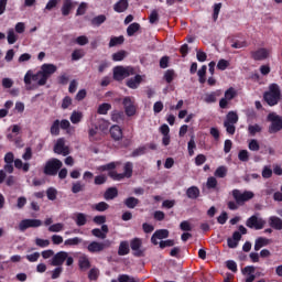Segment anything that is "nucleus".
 Here are the masks:
<instances>
[{
  "label": "nucleus",
  "mask_w": 282,
  "mask_h": 282,
  "mask_svg": "<svg viewBox=\"0 0 282 282\" xmlns=\"http://www.w3.org/2000/svg\"><path fill=\"white\" fill-rule=\"evenodd\" d=\"M64 228L63 223H56L48 227V232H61Z\"/></svg>",
  "instance_id": "6e6d98bb"
},
{
  "label": "nucleus",
  "mask_w": 282,
  "mask_h": 282,
  "mask_svg": "<svg viewBox=\"0 0 282 282\" xmlns=\"http://www.w3.org/2000/svg\"><path fill=\"white\" fill-rule=\"evenodd\" d=\"M80 120H83V112L73 111V113L70 115V122L73 124H78V122H80Z\"/></svg>",
  "instance_id": "de8ad7c7"
},
{
  "label": "nucleus",
  "mask_w": 282,
  "mask_h": 282,
  "mask_svg": "<svg viewBox=\"0 0 282 282\" xmlns=\"http://www.w3.org/2000/svg\"><path fill=\"white\" fill-rule=\"evenodd\" d=\"M122 105H123V109H124V113L126 116H128V118H133V116H135V113H138V107L135 106V100L133 99V97H124L122 99Z\"/></svg>",
  "instance_id": "0eeeda50"
},
{
  "label": "nucleus",
  "mask_w": 282,
  "mask_h": 282,
  "mask_svg": "<svg viewBox=\"0 0 282 282\" xmlns=\"http://www.w3.org/2000/svg\"><path fill=\"white\" fill-rule=\"evenodd\" d=\"M207 188H217V178L214 176H210L207 178Z\"/></svg>",
  "instance_id": "774afa93"
},
{
  "label": "nucleus",
  "mask_w": 282,
  "mask_h": 282,
  "mask_svg": "<svg viewBox=\"0 0 282 282\" xmlns=\"http://www.w3.org/2000/svg\"><path fill=\"white\" fill-rule=\"evenodd\" d=\"M67 259V251H58L55 253L51 260V265L61 268Z\"/></svg>",
  "instance_id": "4468645a"
},
{
  "label": "nucleus",
  "mask_w": 282,
  "mask_h": 282,
  "mask_svg": "<svg viewBox=\"0 0 282 282\" xmlns=\"http://www.w3.org/2000/svg\"><path fill=\"white\" fill-rule=\"evenodd\" d=\"M139 30H140V23H138V22L131 23L127 28V34H128V36H134L135 32H138Z\"/></svg>",
  "instance_id": "ea45409f"
},
{
  "label": "nucleus",
  "mask_w": 282,
  "mask_h": 282,
  "mask_svg": "<svg viewBox=\"0 0 282 282\" xmlns=\"http://www.w3.org/2000/svg\"><path fill=\"white\" fill-rule=\"evenodd\" d=\"M208 69V66L203 65L200 67V69L197 72V76H198V83L200 85H204V83H206V72Z\"/></svg>",
  "instance_id": "72a5a7b5"
},
{
  "label": "nucleus",
  "mask_w": 282,
  "mask_h": 282,
  "mask_svg": "<svg viewBox=\"0 0 282 282\" xmlns=\"http://www.w3.org/2000/svg\"><path fill=\"white\" fill-rule=\"evenodd\" d=\"M116 197H118V187H108L104 193V198L107 202L116 199Z\"/></svg>",
  "instance_id": "bb28decb"
},
{
  "label": "nucleus",
  "mask_w": 282,
  "mask_h": 282,
  "mask_svg": "<svg viewBox=\"0 0 282 282\" xmlns=\"http://www.w3.org/2000/svg\"><path fill=\"white\" fill-rule=\"evenodd\" d=\"M94 209L97 210V213H105V210H109V204L99 202L94 206Z\"/></svg>",
  "instance_id": "3c124183"
},
{
  "label": "nucleus",
  "mask_w": 282,
  "mask_h": 282,
  "mask_svg": "<svg viewBox=\"0 0 282 282\" xmlns=\"http://www.w3.org/2000/svg\"><path fill=\"white\" fill-rule=\"evenodd\" d=\"M123 58H127V51H124V50L118 51L117 53L112 54V61L115 63H119Z\"/></svg>",
  "instance_id": "37998d69"
},
{
  "label": "nucleus",
  "mask_w": 282,
  "mask_h": 282,
  "mask_svg": "<svg viewBox=\"0 0 282 282\" xmlns=\"http://www.w3.org/2000/svg\"><path fill=\"white\" fill-rule=\"evenodd\" d=\"M72 10H74V1L73 0H63V4L61 8L62 15L69 17Z\"/></svg>",
  "instance_id": "4be33fe9"
},
{
  "label": "nucleus",
  "mask_w": 282,
  "mask_h": 282,
  "mask_svg": "<svg viewBox=\"0 0 282 282\" xmlns=\"http://www.w3.org/2000/svg\"><path fill=\"white\" fill-rule=\"evenodd\" d=\"M75 224L79 227L85 226L87 224V215H85L84 213H78L76 215Z\"/></svg>",
  "instance_id": "79ce46f5"
},
{
  "label": "nucleus",
  "mask_w": 282,
  "mask_h": 282,
  "mask_svg": "<svg viewBox=\"0 0 282 282\" xmlns=\"http://www.w3.org/2000/svg\"><path fill=\"white\" fill-rule=\"evenodd\" d=\"M108 175L115 182H122L124 177L128 180L133 177V163L132 162H126L123 165V173H117L116 171L108 172Z\"/></svg>",
  "instance_id": "f03ea898"
},
{
  "label": "nucleus",
  "mask_w": 282,
  "mask_h": 282,
  "mask_svg": "<svg viewBox=\"0 0 282 282\" xmlns=\"http://www.w3.org/2000/svg\"><path fill=\"white\" fill-rule=\"evenodd\" d=\"M61 3V0H48V2L45 6V10L48 12L54 10L58 4Z\"/></svg>",
  "instance_id": "0e129e2a"
},
{
  "label": "nucleus",
  "mask_w": 282,
  "mask_h": 282,
  "mask_svg": "<svg viewBox=\"0 0 282 282\" xmlns=\"http://www.w3.org/2000/svg\"><path fill=\"white\" fill-rule=\"evenodd\" d=\"M269 226L273 230H282V219L278 216L269 217Z\"/></svg>",
  "instance_id": "b1692460"
},
{
  "label": "nucleus",
  "mask_w": 282,
  "mask_h": 282,
  "mask_svg": "<svg viewBox=\"0 0 282 282\" xmlns=\"http://www.w3.org/2000/svg\"><path fill=\"white\" fill-rule=\"evenodd\" d=\"M79 270H89L91 268V262L89 261V257L86 254L79 256L78 258Z\"/></svg>",
  "instance_id": "a878e982"
},
{
  "label": "nucleus",
  "mask_w": 282,
  "mask_h": 282,
  "mask_svg": "<svg viewBox=\"0 0 282 282\" xmlns=\"http://www.w3.org/2000/svg\"><path fill=\"white\" fill-rule=\"evenodd\" d=\"M251 58L253 61H265L270 56V51L268 48H258L257 51H251Z\"/></svg>",
  "instance_id": "f3484780"
},
{
  "label": "nucleus",
  "mask_w": 282,
  "mask_h": 282,
  "mask_svg": "<svg viewBox=\"0 0 282 282\" xmlns=\"http://www.w3.org/2000/svg\"><path fill=\"white\" fill-rule=\"evenodd\" d=\"M249 151H259L261 145H259V141L257 139H251L248 144Z\"/></svg>",
  "instance_id": "bf43d9fd"
},
{
  "label": "nucleus",
  "mask_w": 282,
  "mask_h": 282,
  "mask_svg": "<svg viewBox=\"0 0 282 282\" xmlns=\"http://www.w3.org/2000/svg\"><path fill=\"white\" fill-rule=\"evenodd\" d=\"M224 127L229 135H235V131H237L235 123L224 122Z\"/></svg>",
  "instance_id": "e2e57ef3"
},
{
  "label": "nucleus",
  "mask_w": 282,
  "mask_h": 282,
  "mask_svg": "<svg viewBox=\"0 0 282 282\" xmlns=\"http://www.w3.org/2000/svg\"><path fill=\"white\" fill-rule=\"evenodd\" d=\"M107 176L105 174H100L95 176L94 184L96 186H102V184H107Z\"/></svg>",
  "instance_id": "603ef678"
},
{
  "label": "nucleus",
  "mask_w": 282,
  "mask_h": 282,
  "mask_svg": "<svg viewBox=\"0 0 282 282\" xmlns=\"http://www.w3.org/2000/svg\"><path fill=\"white\" fill-rule=\"evenodd\" d=\"M158 239H169V229H158L151 237L153 246H158Z\"/></svg>",
  "instance_id": "a211bd4d"
},
{
  "label": "nucleus",
  "mask_w": 282,
  "mask_h": 282,
  "mask_svg": "<svg viewBox=\"0 0 282 282\" xmlns=\"http://www.w3.org/2000/svg\"><path fill=\"white\" fill-rule=\"evenodd\" d=\"M129 242L128 241H121L118 249L119 257H126V254H129Z\"/></svg>",
  "instance_id": "473e14b6"
},
{
  "label": "nucleus",
  "mask_w": 282,
  "mask_h": 282,
  "mask_svg": "<svg viewBox=\"0 0 282 282\" xmlns=\"http://www.w3.org/2000/svg\"><path fill=\"white\" fill-rule=\"evenodd\" d=\"M149 21L152 25H155V23L160 22V13H158V10H152L149 15Z\"/></svg>",
  "instance_id": "8fccbe9b"
},
{
  "label": "nucleus",
  "mask_w": 282,
  "mask_h": 282,
  "mask_svg": "<svg viewBox=\"0 0 282 282\" xmlns=\"http://www.w3.org/2000/svg\"><path fill=\"white\" fill-rule=\"evenodd\" d=\"M263 100L269 107H276L281 101V87L278 84H271L269 90L263 94Z\"/></svg>",
  "instance_id": "f257e3e1"
},
{
  "label": "nucleus",
  "mask_w": 282,
  "mask_h": 282,
  "mask_svg": "<svg viewBox=\"0 0 282 282\" xmlns=\"http://www.w3.org/2000/svg\"><path fill=\"white\" fill-rule=\"evenodd\" d=\"M219 96H221V90L207 93L205 94L204 102L207 105H213V102H217V98H219Z\"/></svg>",
  "instance_id": "5701e85b"
},
{
  "label": "nucleus",
  "mask_w": 282,
  "mask_h": 282,
  "mask_svg": "<svg viewBox=\"0 0 282 282\" xmlns=\"http://www.w3.org/2000/svg\"><path fill=\"white\" fill-rule=\"evenodd\" d=\"M160 248L162 250H164V248H173V246H175V240H172V239H167V240H162L160 243H159Z\"/></svg>",
  "instance_id": "4d7b16f0"
},
{
  "label": "nucleus",
  "mask_w": 282,
  "mask_h": 282,
  "mask_svg": "<svg viewBox=\"0 0 282 282\" xmlns=\"http://www.w3.org/2000/svg\"><path fill=\"white\" fill-rule=\"evenodd\" d=\"M267 120L271 122L268 129L269 133H279L282 130V117L276 115V112H270L267 116Z\"/></svg>",
  "instance_id": "39448f33"
},
{
  "label": "nucleus",
  "mask_w": 282,
  "mask_h": 282,
  "mask_svg": "<svg viewBox=\"0 0 282 282\" xmlns=\"http://www.w3.org/2000/svg\"><path fill=\"white\" fill-rule=\"evenodd\" d=\"M124 43V36H113L110 39L109 47H116L117 45H122Z\"/></svg>",
  "instance_id": "c03bdc74"
},
{
  "label": "nucleus",
  "mask_w": 282,
  "mask_h": 282,
  "mask_svg": "<svg viewBox=\"0 0 282 282\" xmlns=\"http://www.w3.org/2000/svg\"><path fill=\"white\" fill-rule=\"evenodd\" d=\"M42 78V74H41V70H39L36 74H34V72L32 70H28L24 75V84L26 86H30L32 85V82L33 83H39Z\"/></svg>",
  "instance_id": "dca6fc26"
},
{
  "label": "nucleus",
  "mask_w": 282,
  "mask_h": 282,
  "mask_svg": "<svg viewBox=\"0 0 282 282\" xmlns=\"http://www.w3.org/2000/svg\"><path fill=\"white\" fill-rule=\"evenodd\" d=\"M109 246H111V241L106 240L104 242H98V241H91L88 247L87 250L88 252L97 253V252H102V250H105V248H109Z\"/></svg>",
  "instance_id": "f8f14e48"
},
{
  "label": "nucleus",
  "mask_w": 282,
  "mask_h": 282,
  "mask_svg": "<svg viewBox=\"0 0 282 282\" xmlns=\"http://www.w3.org/2000/svg\"><path fill=\"white\" fill-rule=\"evenodd\" d=\"M141 84H142V75H135L134 77L129 78L126 82V85L127 87H129V89H138Z\"/></svg>",
  "instance_id": "aec40b11"
},
{
  "label": "nucleus",
  "mask_w": 282,
  "mask_h": 282,
  "mask_svg": "<svg viewBox=\"0 0 282 282\" xmlns=\"http://www.w3.org/2000/svg\"><path fill=\"white\" fill-rule=\"evenodd\" d=\"M237 97V90L234 87H229L225 91V97L219 100L220 109H228V101Z\"/></svg>",
  "instance_id": "9b49d317"
},
{
  "label": "nucleus",
  "mask_w": 282,
  "mask_h": 282,
  "mask_svg": "<svg viewBox=\"0 0 282 282\" xmlns=\"http://www.w3.org/2000/svg\"><path fill=\"white\" fill-rule=\"evenodd\" d=\"M232 197L238 206H243L245 202H250V199L254 197V193L250 191H245L243 193H241V191L239 189H234Z\"/></svg>",
  "instance_id": "6e6552de"
},
{
  "label": "nucleus",
  "mask_w": 282,
  "mask_h": 282,
  "mask_svg": "<svg viewBox=\"0 0 282 282\" xmlns=\"http://www.w3.org/2000/svg\"><path fill=\"white\" fill-rule=\"evenodd\" d=\"M7 41H8L9 45H14V43H17V41H19V35H17V33H14V29H9L8 35H7Z\"/></svg>",
  "instance_id": "e433bc0d"
},
{
  "label": "nucleus",
  "mask_w": 282,
  "mask_h": 282,
  "mask_svg": "<svg viewBox=\"0 0 282 282\" xmlns=\"http://www.w3.org/2000/svg\"><path fill=\"white\" fill-rule=\"evenodd\" d=\"M129 8V1L127 0H119L115 6L113 10L115 12L122 13L126 12V10Z\"/></svg>",
  "instance_id": "cd10ccee"
},
{
  "label": "nucleus",
  "mask_w": 282,
  "mask_h": 282,
  "mask_svg": "<svg viewBox=\"0 0 282 282\" xmlns=\"http://www.w3.org/2000/svg\"><path fill=\"white\" fill-rule=\"evenodd\" d=\"M124 207L126 208H130L133 209L135 208L139 204H140V199L133 197V196H129L128 198H126L123 200Z\"/></svg>",
  "instance_id": "c85d7f7f"
},
{
  "label": "nucleus",
  "mask_w": 282,
  "mask_h": 282,
  "mask_svg": "<svg viewBox=\"0 0 282 282\" xmlns=\"http://www.w3.org/2000/svg\"><path fill=\"white\" fill-rule=\"evenodd\" d=\"M130 248L133 251V257H144V250L142 248V239L140 238H133L130 241Z\"/></svg>",
  "instance_id": "ddd939ff"
},
{
  "label": "nucleus",
  "mask_w": 282,
  "mask_h": 282,
  "mask_svg": "<svg viewBox=\"0 0 282 282\" xmlns=\"http://www.w3.org/2000/svg\"><path fill=\"white\" fill-rule=\"evenodd\" d=\"M61 169H63V162L58 159H51L44 166V174L51 176L58 175Z\"/></svg>",
  "instance_id": "423d86ee"
},
{
  "label": "nucleus",
  "mask_w": 282,
  "mask_h": 282,
  "mask_svg": "<svg viewBox=\"0 0 282 282\" xmlns=\"http://www.w3.org/2000/svg\"><path fill=\"white\" fill-rule=\"evenodd\" d=\"M270 243H272V240L268 238L259 237L258 239H256V242H254L256 252H259V250L261 248H265V246H270Z\"/></svg>",
  "instance_id": "393cba45"
},
{
  "label": "nucleus",
  "mask_w": 282,
  "mask_h": 282,
  "mask_svg": "<svg viewBox=\"0 0 282 282\" xmlns=\"http://www.w3.org/2000/svg\"><path fill=\"white\" fill-rule=\"evenodd\" d=\"M79 243H83V238L79 237L68 238L64 241V246H78Z\"/></svg>",
  "instance_id": "09e8293b"
},
{
  "label": "nucleus",
  "mask_w": 282,
  "mask_h": 282,
  "mask_svg": "<svg viewBox=\"0 0 282 282\" xmlns=\"http://www.w3.org/2000/svg\"><path fill=\"white\" fill-rule=\"evenodd\" d=\"M51 135H61V120L56 119L51 126Z\"/></svg>",
  "instance_id": "58836bf2"
},
{
  "label": "nucleus",
  "mask_w": 282,
  "mask_h": 282,
  "mask_svg": "<svg viewBox=\"0 0 282 282\" xmlns=\"http://www.w3.org/2000/svg\"><path fill=\"white\" fill-rule=\"evenodd\" d=\"M164 80L171 85V83H173V80H175V70L173 69H167L165 73H164Z\"/></svg>",
  "instance_id": "a18cd8bd"
},
{
  "label": "nucleus",
  "mask_w": 282,
  "mask_h": 282,
  "mask_svg": "<svg viewBox=\"0 0 282 282\" xmlns=\"http://www.w3.org/2000/svg\"><path fill=\"white\" fill-rule=\"evenodd\" d=\"M83 191H85V184H83L80 181L73 183L72 193H74V195L83 193Z\"/></svg>",
  "instance_id": "a19ab883"
},
{
  "label": "nucleus",
  "mask_w": 282,
  "mask_h": 282,
  "mask_svg": "<svg viewBox=\"0 0 282 282\" xmlns=\"http://www.w3.org/2000/svg\"><path fill=\"white\" fill-rule=\"evenodd\" d=\"M57 195H58V191H56V188L48 187L46 189V196H47V199H50V202L56 200Z\"/></svg>",
  "instance_id": "49530a36"
},
{
  "label": "nucleus",
  "mask_w": 282,
  "mask_h": 282,
  "mask_svg": "<svg viewBox=\"0 0 282 282\" xmlns=\"http://www.w3.org/2000/svg\"><path fill=\"white\" fill-rule=\"evenodd\" d=\"M147 153V147H140L132 151V158H140V155H144Z\"/></svg>",
  "instance_id": "69168bd1"
},
{
  "label": "nucleus",
  "mask_w": 282,
  "mask_h": 282,
  "mask_svg": "<svg viewBox=\"0 0 282 282\" xmlns=\"http://www.w3.org/2000/svg\"><path fill=\"white\" fill-rule=\"evenodd\" d=\"M43 221L41 219H23L19 224V230L25 232L28 228H41Z\"/></svg>",
  "instance_id": "9d476101"
},
{
  "label": "nucleus",
  "mask_w": 282,
  "mask_h": 282,
  "mask_svg": "<svg viewBox=\"0 0 282 282\" xmlns=\"http://www.w3.org/2000/svg\"><path fill=\"white\" fill-rule=\"evenodd\" d=\"M248 131H249V133H250V135H257V133H261V126H259V124H250L249 127H248Z\"/></svg>",
  "instance_id": "13d9d810"
},
{
  "label": "nucleus",
  "mask_w": 282,
  "mask_h": 282,
  "mask_svg": "<svg viewBox=\"0 0 282 282\" xmlns=\"http://www.w3.org/2000/svg\"><path fill=\"white\" fill-rule=\"evenodd\" d=\"M98 276H100V270H98L97 268L90 269L88 273V279L90 281H98Z\"/></svg>",
  "instance_id": "864d4df0"
},
{
  "label": "nucleus",
  "mask_w": 282,
  "mask_h": 282,
  "mask_svg": "<svg viewBox=\"0 0 282 282\" xmlns=\"http://www.w3.org/2000/svg\"><path fill=\"white\" fill-rule=\"evenodd\" d=\"M105 21H107V17L105 14H100V15L93 18L90 23H91V25H95L96 28H100V25H102V23H105Z\"/></svg>",
  "instance_id": "c9c22d12"
},
{
  "label": "nucleus",
  "mask_w": 282,
  "mask_h": 282,
  "mask_svg": "<svg viewBox=\"0 0 282 282\" xmlns=\"http://www.w3.org/2000/svg\"><path fill=\"white\" fill-rule=\"evenodd\" d=\"M247 228H251L253 230H263L265 228V220L263 218H259L257 215L249 217L246 221Z\"/></svg>",
  "instance_id": "1a4fd4ad"
},
{
  "label": "nucleus",
  "mask_w": 282,
  "mask_h": 282,
  "mask_svg": "<svg viewBox=\"0 0 282 282\" xmlns=\"http://www.w3.org/2000/svg\"><path fill=\"white\" fill-rule=\"evenodd\" d=\"M111 111V104L104 102L98 106L97 113L99 116H107Z\"/></svg>",
  "instance_id": "2f4dec72"
},
{
  "label": "nucleus",
  "mask_w": 282,
  "mask_h": 282,
  "mask_svg": "<svg viewBox=\"0 0 282 282\" xmlns=\"http://www.w3.org/2000/svg\"><path fill=\"white\" fill-rule=\"evenodd\" d=\"M111 120L112 122H117L118 124H120V122L124 121V112L120 110H113L111 112Z\"/></svg>",
  "instance_id": "c756f323"
},
{
  "label": "nucleus",
  "mask_w": 282,
  "mask_h": 282,
  "mask_svg": "<svg viewBox=\"0 0 282 282\" xmlns=\"http://www.w3.org/2000/svg\"><path fill=\"white\" fill-rule=\"evenodd\" d=\"M224 122H228L229 124H237V122H239V115H237L235 111H229L227 113V120Z\"/></svg>",
  "instance_id": "f704fd0d"
},
{
  "label": "nucleus",
  "mask_w": 282,
  "mask_h": 282,
  "mask_svg": "<svg viewBox=\"0 0 282 282\" xmlns=\"http://www.w3.org/2000/svg\"><path fill=\"white\" fill-rule=\"evenodd\" d=\"M110 137L112 140H115V142H120V140H122V128H120L118 124L111 126Z\"/></svg>",
  "instance_id": "412c9836"
},
{
  "label": "nucleus",
  "mask_w": 282,
  "mask_h": 282,
  "mask_svg": "<svg viewBox=\"0 0 282 282\" xmlns=\"http://www.w3.org/2000/svg\"><path fill=\"white\" fill-rule=\"evenodd\" d=\"M129 76H135V68L133 66H116L113 68V80H124Z\"/></svg>",
  "instance_id": "7ed1b4c3"
},
{
  "label": "nucleus",
  "mask_w": 282,
  "mask_h": 282,
  "mask_svg": "<svg viewBox=\"0 0 282 282\" xmlns=\"http://www.w3.org/2000/svg\"><path fill=\"white\" fill-rule=\"evenodd\" d=\"M215 177L224 178L228 175V167L220 165L216 169L214 173Z\"/></svg>",
  "instance_id": "4c0bfd02"
},
{
  "label": "nucleus",
  "mask_w": 282,
  "mask_h": 282,
  "mask_svg": "<svg viewBox=\"0 0 282 282\" xmlns=\"http://www.w3.org/2000/svg\"><path fill=\"white\" fill-rule=\"evenodd\" d=\"M238 160H240V162H248V160H250V153L248 150H240L238 153Z\"/></svg>",
  "instance_id": "5fc2aeb1"
},
{
  "label": "nucleus",
  "mask_w": 282,
  "mask_h": 282,
  "mask_svg": "<svg viewBox=\"0 0 282 282\" xmlns=\"http://www.w3.org/2000/svg\"><path fill=\"white\" fill-rule=\"evenodd\" d=\"M199 193H200L199 187H197V186H191L186 191V195H187L188 199H197V197H199Z\"/></svg>",
  "instance_id": "7c9ffc66"
},
{
  "label": "nucleus",
  "mask_w": 282,
  "mask_h": 282,
  "mask_svg": "<svg viewBox=\"0 0 282 282\" xmlns=\"http://www.w3.org/2000/svg\"><path fill=\"white\" fill-rule=\"evenodd\" d=\"M180 228L183 230V232H191L193 230V226H191L188 220H183L180 224Z\"/></svg>",
  "instance_id": "680f3d73"
},
{
  "label": "nucleus",
  "mask_w": 282,
  "mask_h": 282,
  "mask_svg": "<svg viewBox=\"0 0 282 282\" xmlns=\"http://www.w3.org/2000/svg\"><path fill=\"white\" fill-rule=\"evenodd\" d=\"M56 65L54 64H43L41 66L40 74H42V78L37 82L39 87H43L44 85H47V80L52 74H56Z\"/></svg>",
  "instance_id": "20e7f679"
},
{
  "label": "nucleus",
  "mask_w": 282,
  "mask_h": 282,
  "mask_svg": "<svg viewBox=\"0 0 282 282\" xmlns=\"http://www.w3.org/2000/svg\"><path fill=\"white\" fill-rule=\"evenodd\" d=\"M54 153L57 155H69V148L65 147V139L61 138L54 145Z\"/></svg>",
  "instance_id": "2eb2a0df"
},
{
  "label": "nucleus",
  "mask_w": 282,
  "mask_h": 282,
  "mask_svg": "<svg viewBox=\"0 0 282 282\" xmlns=\"http://www.w3.org/2000/svg\"><path fill=\"white\" fill-rule=\"evenodd\" d=\"M109 232V226L101 225V229L95 228L91 230V235L97 237V239H107V234Z\"/></svg>",
  "instance_id": "6ab92c4d"
},
{
  "label": "nucleus",
  "mask_w": 282,
  "mask_h": 282,
  "mask_svg": "<svg viewBox=\"0 0 282 282\" xmlns=\"http://www.w3.org/2000/svg\"><path fill=\"white\" fill-rule=\"evenodd\" d=\"M230 66V62L226 59H219L217 63V69H220V72H225V69H228Z\"/></svg>",
  "instance_id": "052dcab7"
},
{
  "label": "nucleus",
  "mask_w": 282,
  "mask_h": 282,
  "mask_svg": "<svg viewBox=\"0 0 282 282\" xmlns=\"http://www.w3.org/2000/svg\"><path fill=\"white\" fill-rule=\"evenodd\" d=\"M35 246H39V248H47L50 246V240L48 239L36 238L35 239Z\"/></svg>",
  "instance_id": "338daca9"
}]
</instances>
